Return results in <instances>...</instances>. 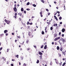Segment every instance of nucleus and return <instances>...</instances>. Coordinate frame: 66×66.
Here are the masks:
<instances>
[{"instance_id": "13", "label": "nucleus", "mask_w": 66, "mask_h": 66, "mask_svg": "<svg viewBox=\"0 0 66 66\" xmlns=\"http://www.w3.org/2000/svg\"><path fill=\"white\" fill-rule=\"evenodd\" d=\"M39 54L40 55H42V54H43V53H41L40 52H39Z\"/></svg>"}, {"instance_id": "6", "label": "nucleus", "mask_w": 66, "mask_h": 66, "mask_svg": "<svg viewBox=\"0 0 66 66\" xmlns=\"http://www.w3.org/2000/svg\"><path fill=\"white\" fill-rule=\"evenodd\" d=\"M7 32H8V30H5L4 31V33L5 34V33H6Z\"/></svg>"}, {"instance_id": "5", "label": "nucleus", "mask_w": 66, "mask_h": 66, "mask_svg": "<svg viewBox=\"0 0 66 66\" xmlns=\"http://www.w3.org/2000/svg\"><path fill=\"white\" fill-rule=\"evenodd\" d=\"M62 42H63V43H65V42H66V40H65V39H62Z\"/></svg>"}, {"instance_id": "33", "label": "nucleus", "mask_w": 66, "mask_h": 66, "mask_svg": "<svg viewBox=\"0 0 66 66\" xmlns=\"http://www.w3.org/2000/svg\"><path fill=\"white\" fill-rule=\"evenodd\" d=\"M14 7H17V5L16 4H15L14 5Z\"/></svg>"}, {"instance_id": "4", "label": "nucleus", "mask_w": 66, "mask_h": 66, "mask_svg": "<svg viewBox=\"0 0 66 66\" xmlns=\"http://www.w3.org/2000/svg\"><path fill=\"white\" fill-rule=\"evenodd\" d=\"M55 62L56 64H59V61H57L56 59H55Z\"/></svg>"}, {"instance_id": "60", "label": "nucleus", "mask_w": 66, "mask_h": 66, "mask_svg": "<svg viewBox=\"0 0 66 66\" xmlns=\"http://www.w3.org/2000/svg\"><path fill=\"white\" fill-rule=\"evenodd\" d=\"M30 26H28V29H30Z\"/></svg>"}, {"instance_id": "48", "label": "nucleus", "mask_w": 66, "mask_h": 66, "mask_svg": "<svg viewBox=\"0 0 66 66\" xmlns=\"http://www.w3.org/2000/svg\"><path fill=\"white\" fill-rule=\"evenodd\" d=\"M52 62H51L50 63V65H52Z\"/></svg>"}, {"instance_id": "46", "label": "nucleus", "mask_w": 66, "mask_h": 66, "mask_svg": "<svg viewBox=\"0 0 66 66\" xmlns=\"http://www.w3.org/2000/svg\"><path fill=\"white\" fill-rule=\"evenodd\" d=\"M26 10L27 11H30V9H26Z\"/></svg>"}, {"instance_id": "20", "label": "nucleus", "mask_w": 66, "mask_h": 66, "mask_svg": "<svg viewBox=\"0 0 66 66\" xmlns=\"http://www.w3.org/2000/svg\"><path fill=\"white\" fill-rule=\"evenodd\" d=\"M22 23L23 25V26H24L25 27V26H26V24H25V23H24L22 22Z\"/></svg>"}, {"instance_id": "31", "label": "nucleus", "mask_w": 66, "mask_h": 66, "mask_svg": "<svg viewBox=\"0 0 66 66\" xmlns=\"http://www.w3.org/2000/svg\"><path fill=\"white\" fill-rule=\"evenodd\" d=\"M33 6H34V7H36V5L35 4H33Z\"/></svg>"}, {"instance_id": "50", "label": "nucleus", "mask_w": 66, "mask_h": 66, "mask_svg": "<svg viewBox=\"0 0 66 66\" xmlns=\"http://www.w3.org/2000/svg\"><path fill=\"white\" fill-rule=\"evenodd\" d=\"M40 15H42V12H40Z\"/></svg>"}, {"instance_id": "61", "label": "nucleus", "mask_w": 66, "mask_h": 66, "mask_svg": "<svg viewBox=\"0 0 66 66\" xmlns=\"http://www.w3.org/2000/svg\"><path fill=\"white\" fill-rule=\"evenodd\" d=\"M60 24H62V22H60Z\"/></svg>"}, {"instance_id": "23", "label": "nucleus", "mask_w": 66, "mask_h": 66, "mask_svg": "<svg viewBox=\"0 0 66 66\" xmlns=\"http://www.w3.org/2000/svg\"><path fill=\"white\" fill-rule=\"evenodd\" d=\"M30 4V2H28L27 4V5H29Z\"/></svg>"}, {"instance_id": "11", "label": "nucleus", "mask_w": 66, "mask_h": 66, "mask_svg": "<svg viewBox=\"0 0 66 66\" xmlns=\"http://www.w3.org/2000/svg\"><path fill=\"white\" fill-rule=\"evenodd\" d=\"M47 45H45L44 47V49H47Z\"/></svg>"}, {"instance_id": "1", "label": "nucleus", "mask_w": 66, "mask_h": 66, "mask_svg": "<svg viewBox=\"0 0 66 66\" xmlns=\"http://www.w3.org/2000/svg\"><path fill=\"white\" fill-rule=\"evenodd\" d=\"M28 35L30 38H32L33 37V35H32V34H31V32L30 31L28 32Z\"/></svg>"}, {"instance_id": "49", "label": "nucleus", "mask_w": 66, "mask_h": 66, "mask_svg": "<svg viewBox=\"0 0 66 66\" xmlns=\"http://www.w3.org/2000/svg\"><path fill=\"white\" fill-rule=\"evenodd\" d=\"M24 13H25V14H26V11H24Z\"/></svg>"}, {"instance_id": "25", "label": "nucleus", "mask_w": 66, "mask_h": 66, "mask_svg": "<svg viewBox=\"0 0 66 66\" xmlns=\"http://www.w3.org/2000/svg\"><path fill=\"white\" fill-rule=\"evenodd\" d=\"M41 2H42L43 3H45V2H44V0H41Z\"/></svg>"}, {"instance_id": "57", "label": "nucleus", "mask_w": 66, "mask_h": 66, "mask_svg": "<svg viewBox=\"0 0 66 66\" xmlns=\"http://www.w3.org/2000/svg\"><path fill=\"white\" fill-rule=\"evenodd\" d=\"M34 48H36V46H34Z\"/></svg>"}, {"instance_id": "17", "label": "nucleus", "mask_w": 66, "mask_h": 66, "mask_svg": "<svg viewBox=\"0 0 66 66\" xmlns=\"http://www.w3.org/2000/svg\"><path fill=\"white\" fill-rule=\"evenodd\" d=\"M57 50H59L60 49V47H59V46H57Z\"/></svg>"}, {"instance_id": "39", "label": "nucleus", "mask_w": 66, "mask_h": 66, "mask_svg": "<svg viewBox=\"0 0 66 66\" xmlns=\"http://www.w3.org/2000/svg\"><path fill=\"white\" fill-rule=\"evenodd\" d=\"M29 24L30 25H32V24H33V23H32V22H31L30 23H29Z\"/></svg>"}, {"instance_id": "28", "label": "nucleus", "mask_w": 66, "mask_h": 66, "mask_svg": "<svg viewBox=\"0 0 66 66\" xmlns=\"http://www.w3.org/2000/svg\"><path fill=\"white\" fill-rule=\"evenodd\" d=\"M26 66V63H24L23 65V66Z\"/></svg>"}, {"instance_id": "58", "label": "nucleus", "mask_w": 66, "mask_h": 66, "mask_svg": "<svg viewBox=\"0 0 66 66\" xmlns=\"http://www.w3.org/2000/svg\"><path fill=\"white\" fill-rule=\"evenodd\" d=\"M62 37H64V34H62Z\"/></svg>"}, {"instance_id": "45", "label": "nucleus", "mask_w": 66, "mask_h": 66, "mask_svg": "<svg viewBox=\"0 0 66 66\" xmlns=\"http://www.w3.org/2000/svg\"><path fill=\"white\" fill-rule=\"evenodd\" d=\"M14 17L15 18V19H16L17 18V16H14Z\"/></svg>"}, {"instance_id": "24", "label": "nucleus", "mask_w": 66, "mask_h": 66, "mask_svg": "<svg viewBox=\"0 0 66 66\" xmlns=\"http://www.w3.org/2000/svg\"><path fill=\"white\" fill-rule=\"evenodd\" d=\"M21 60H23V56H21Z\"/></svg>"}, {"instance_id": "41", "label": "nucleus", "mask_w": 66, "mask_h": 66, "mask_svg": "<svg viewBox=\"0 0 66 66\" xmlns=\"http://www.w3.org/2000/svg\"><path fill=\"white\" fill-rule=\"evenodd\" d=\"M54 18H55V19H56V18H57V17H56V16H55V15H54Z\"/></svg>"}, {"instance_id": "32", "label": "nucleus", "mask_w": 66, "mask_h": 66, "mask_svg": "<svg viewBox=\"0 0 66 66\" xmlns=\"http://www.w3.org/2000/svg\"><path fill=\"white\" fill-rule=\"evenodd\" d=\"M40 59H42V55H41L40 56H39Z\"/></svg>"}, {"instance_id": "29", "label": "nucleus", "mask_w": 66, "mask_h": 66, "mask_svg": "<svg viewBox=\"0 0 66 66\" xmlns=\"http://www.w3.org/2000/svg\"><path fill=\"white\" fill-rule=\"evenodd\" d=\"M62 62H61V63H59V65H60V66H61V65H62Z\"/></svg>"}, {"instance_id": "37", "label": "nucleus", "mask_w": 66, "mask_h": 66, "mask_svg": "<svg viewBox=\"0 0 66 66\" xmlns=\"http://www.w3.org/2000/svg\"><path fill=\"white\" fill-rule=\"evenodd\" d=\"M19 19L20 21H21V19L20 18H19Z\"/></svg>"}, {"instance_id": "35", "label": "nucleus", "mask_w": 66, "mask_h": 66, "mask_svg": "<svg viewBox=\"0 0 66 66\" xmlns=\"http://www.w3.org/2000/svg\"><path fill=\"white\" fill-rule=\"evenodd\" d=\"M58 55H59V56L60 57H61V54L59 53L58 54Z\"/></svg>"}, {"instance_id": "3", "label": "nucleus", "mask_w": 66, "mask_h": 66, "mask_svg": "<svg viewBox=\"0 0 66 66\" xmlns=\"http://www.w3.org/2000/svg\"><path fill=\"white\" fill-rule=\"evenodd\" d=\"M13 10L15 12H16L17 11V8H16V7H14L13 8Z\"/></svg>"}, {"instance_id": "63", "label": "nucleus", "mask_w": 66, "mask_h": 66, "mask_svg": "<svg viewBox=\"0 0 66 66\" xmlns=\"http://www.w3.org/2000/svg\"><path fill=\"white\" fill-rule=\"evenodd\" d=\"M46 44H47V43H46V42H45V43L44 44V45H46Z\"/></svg>"}, {"instance_id": "8", "label": "nucleus", "mask_w": 66, "mask_h": 66, "mask_svg": "<svg viewBox=\"0 0 66 66\" xmlns=\"http://www.w3.org/2000/svg\"><path fill=\"white\" fill-rule=\"evenodd\" d=\"M18 14L19 16H22V13H18Z\"/></svg>"}, {"instance_id": "18", "label": "nucleus", "mask_w": 66, "mask_h": 66, "mask_svg": "<svg viewBox=\"0 0 66 66\" xmlns=\"http://www.w3.org/2000/svg\"><path fill=\"white\" fill-rule=\"evenodd\" d=\"M47 23L48 24V26H49V25H50V22H47Z\"/></svg>"}, {"instance_id": "54", "label": "nucleus", "mask_w": 66, "mask_h": 66, "mask_svg": "<svg viewBox=\"0 0 66 66\" xmlns=\"http://www.w3.org/2000/svg\"><path fill=\"white\" fill-rule=\"evenodd\" d=\"M58 27H61V25H60V24H59L58 25Z\"/></svg>"}, {"instance_id": "2", "label": "nucleus", "mask_w": 66, "mask_h": 66, "mask_svg": "<svg viewBox=\"0 0 66 66\" xmlns=\"http://www.w3.org/2000/svg\"><path fill=\"white\" fill-rule=\"evenodd\" d=\"M4 21H5V22L6 23L8 24H10V21L9 20H7L6 19H5V20Z\"/></svg>"}, {"instance_id": "16", "label": "nucleus", "mask_w": 66, "mask_h": 66, "mask_svg": "<svg viewBox=\"0 0 66 66\" xmlns=\"http://www.w3.org/2000/svg\"><path fill=\"white\" fill-rule=\"evenodd\" d=\"M63 50V48L62 47H61L60 49V50L61 51H62V50Z\"/></svg>"}, {"instance_id": "10", "label": "nucleus", "mask_w": 66, "mask_h": 66, "mask_svg": "<svg viewBox=\"0 0 66 66\" xmlns=\"http://www.w3.org/2000/svg\"><path fill=\"white\" fill-rule=\"evenodd\" d=\"M53 26H54V27H55V26H56V27H57V23H54Z\"/></svg>"}, {"instance_id": "43", "label": "nucleus", "mask_w": 66, "mask_h": 66, "mask_svg": "<svg viewBox=\"0 0 66 66\" xmlns=\"http://www.w3.org/2000/svg\"><path fill=\"white\" fill-rule=\"evenodd\" d=\"M47 27H46L45 28V30H47Z\"/></svg>"}, {"instance_id": "26", "label": "nucleus", "mask_w": 66, "mask_h": 66, "mask_svg": "<svg viewBox=\"0 0 66 66\" xmlns=\"http://www.w3.org/2000/svg\"><path fill=\"white\" fill-rule=\"evenodd\" d=\"M15 56H16L17 58H18L19 57V55H17Z\"/></svg>"}, {"instance_id": "40", "label": "nucleus", "mask_w": 66, "mask_h": 66, "mask_svg": "<svg viewBox=\"0 0 66 66\" xmlns=\"http://www.w3.org/2000/svg\"><path fill=\"white\" fill-rule=\"evenodd\" d=\"M2 48H3V47H1L0 48V51H1V50H2Z\"/></svg>"}, {"instance_id": "51", "label": "nucleus", "mask_w": 66, "mask_h": 66, "mask_svg": "<svg viewBox=\"0 0 66 66\" xmlns=\"http://www.w3.org/2000/svg\"><path fill=\"white\" fill-rule=\"evenodd\" d=\"M15 16H16V15H17V13H15Z\"/></svg>"}, {"instance_id": "53", "label": "nucleus", "mask_w": 66, "mask_h": 66, "mask_svg": "<svg viewBox=\"0 0 66 66\" xmlns=\"http://www.w3.org/2000/svg\"><path fill=\"white\" fill-rule=\"evenodd\" d=\"M57 43L56 42H55V45H57Z\"/></svg>"}, {"instance_id": "21", "label": "nucleus", "mask_w": 66, "mask_h": 66, "mask_svg": "<svg viewBox=\"0 0 66 66\" xmlns=\"http://www.w3.org/2000/svg\"><path fill=\"white\" fill-rule=\"evenodd\" d=\"M65 64H66V63L64 62L62 66H64L65 65Z\"/></svg>"}, {"instance_id": "19", "label": "nucleus", "mask_w": 66, "mask_h": 66, "mask_svg": "<svg viewBox=\"0 0 66 66\" xmlns=\"http://www.w3.org/2000/svg\"><path fill=\"white\" fill-rule=\"evenodd\" d=\"M21 11L22 12H23V11H24V10H23V8H22L21 9Z\"/></svg>"}, {"instance_id": "34", "label": "nucleus", "mask_w": 66, "mask_h": 66, "mask_svg": "<svg viewBox=\"0 0 66 66\" xmlns=\"http://www.w3.org/2000/svg\"><path fill=\"white\" fill-rule=\"evenodd\" d=\"M29 40H27V41H26V43L27 44H28V43H29Z\"/></svg>"}, {"instance_id": "15", "label": "nucleus", "mask_w": 66, "mask_h": 66, "mask_svg": "<svg viewBox=\"0 0 66 66\" xmlns=\"http://www.w3.org/2000/svg\"><path fill=\"white\" fill-rule=\"evenodd\" d=\"M39 63V60H37V61L36 62V63L37 64H38Z\"/></svg>"}, {"instance_id": "27", "label": "nucleus", "mask_w": 66, "mask_h": 66, "mask_svg": "<svg viewBox=\"0 0 66 66\" xmlns=\"http://www.w3.org/2000/svg\"><path fill=\"white\" fill-rule=\"evenodd\" d=\"M42 34H45V32H44V31H42Z\"/></svg>"}, {"instance_id": "52", "label": "nucleus", "mask_w": 66, "mask_h": 66, "mask_svg": "<svg viewBox=\"0 0 66 66\" xmlns=\"http://www.w3.org/2000/svg\"><path fill=\"white\" fill-rule=\"evenodd\" d=\"M56 13H57L58 14H60V12L59 11H57L56 12Z\"/></svg>"}, {"instance_id": "7", "label": "nucleus", "mask_w": 66, "mask_h": 66, "mask_svg": "<svg viewBox=\"0 0 66 66\" xmlns=\"http://www.w3.org/2000/svg\"><path fill=\"white\" fill-rule=\"evenodd\" d=\"M65 31V29L64 28H63L62 29V32H64Z\"/></svg>"}, {"instance_id": "62", "label": "nucleus", "mask_w": 66, "mask_h": 66, "mask_svg": "<svg viewBox=\"0 0 66 66\" xmlns=\"http://www.w3.org/2000/svg\"><path fill=\"white\" fill-rule=\"evenodd\" d=\"M27 24L28 25L29 24V22L28 21L27 23Z\"/></svg>"}, {"instance_id": "14", "label": "nucleus", "mask_w": 66, "mask_h": 66, "mask_svg": "<svg viewBox=\"0 0 66 66\" xmlns=\"http://www.w3.org/2000/svg\"><path fill=\"white\" fill-rule=\"evenodd\" d=\"M4 35V34H2L0 35V36H1V37H2Z\"/></svg>"}, {"instance_id": "56", "label": "nucleus", "mask_w": 66, "mask_h": 66, "mask_svg": "<svg viewBox=\"0 0 66 66\" xmlns=\"http://www.w3.org/2000/svg\"><path fill=\"white\" fill-rule=\"evenodd\" d=\"M18 38H20V36H18Z\"/></svg>"}, {"instance_id": "59", "label": "nucleus", "mask_w": 66, "mask_h": 66, "mask_svg": "<svg viewBox=\"0 0 66 66\" xmlns=\"http://www.w3.org/2000/svg\"><path fill=\"white\" fill-rule=\"evenodd\" d=\"M11 66H14V65H13V64H11Z\"/></svg>"}, {"instance_id": "38", "label": "nucleus", "mask_w": 66, "mask_h": 66, "mask_svg": "<svg viewBox=\"0 0 66 66\" xmlns=\"http://www.w3.org/2000/svg\"><path fill=\"white\" fill-rule=\"evenodd\" d=\"M44 47V45H42L41 46L40 48H43Z\"/></svg>"}, {"instance_id": "9", "label": "nucleus", "mask_w": 66, "mask_h": 66, "mask_svg": "<svg viewBox=\"0 0 66 66\" xmlns=\"http://www.w3.org/2000/svg\"><path fill=\"white\" fill-rule=\"evenodd\" d=\"M57 34H55L54 35V38L55 37H56V36H57Z\"/></svg>"}, {"instance_id": "42", "label": "nucleus", "mask_w": 66, "mask_h": 66, "mask_svg": "<svg viewBox=\"0 0 66 66\" xmlns=\"http://www.w3.org/2000/svg\"><path fill=\"white\" fill-rule=\"evenodd\" d=\"M57 38H55V39H54V40H55V41H56V40H57Z\"/></svg>"}, {"instance_id": "22", "label": "nucleus", "mask_w": 66, "mask_h": 66, "mask_svg": "<svg viewBox=\"0 0 66 66\" xmlns=\"http://www.w3.org/2000/svg\"><path fill=\"white\" fill-rule=\"evenodd\" d=\"M59 19L60 20H61V19H62V17L61 16H60L59 17Z\"/></svg>"}, {"instance_id": "47", "label": "nucleus", "mask_w": 66, "mask_h": 66, "mask_svg": "<svg viewBox=\"0 0 66 66\" xmlns=\"http://www.w3.org/2000/svg\"><path fill=\"white\" fill-rule=\"evenodd\" d=\"M48 16H49V15H50V13L48 12Z\"/></svg>"}, {"instance_id": "64", "label": "nucleus", "mask_w": 66, "mask_h": 66, "mask_svg": "<svg viewBox=\"0 0 66 66\" xmlns=\"http://www.w3.org/2000/svg\"><path fill=\"white\" fill-rule=\"evenodd\" d=\"M19 65H21V63L20 62H19Z\"/></svg>"}, {"instance_id": "36", "label": "nucleus", "mask_w": 66, "mask_h": 66, "mask_svg": "<svg viewBox=\"0 0 66 66\" xmlns=\"http://www.w3.org/2000/svg\"><path fill=\"white\" fill-rule=\"evenodd\" d=\"M51 30H53V27H51L50 28Z\"/></svg>"}, {"instance_id": "30", "label": "nucleus", "mask_w": 66, "mask_h": 66, "mask_svg": "<svg viewBox=\"0 0 66 66\" xmlns=\"http://www.w3.org/2000/svg\"><path fill=\"white\" fill-rule=\"evenodd\" d=\"M57 40H58V39H60V37H59L57 38Z\"/></svg>"}, {"instance_id": "55", "label": "nucleus", "mask_w": 66, "mask_h": 66, "mask_svg": "<svg viewBox=\"0 0 66 66\" xmlns=\"http://www.w3.org/2000/svg\"><path fill=\"white\" fill-rule=\"evenodd\" d=\"M46 11H47V12H48V11H49V10H48V9H46Z\"/></svg>"}, {"instance_id": "44", "label": "nucleus", "mask_w": 66, "mask_h": 66, "mask_svg": "<svg viewBox=\"0 0 66 66\" xmlns=\"http://www.w3.org/2000/svg\"><path fill=\"white\" fill-rule=\"evenodd\" d=\"M7 52H9V50H10V49L9 48H7Z\"/></svg>"}, {"instance_id": "12", "label": "nucleus", "mask_w": 66, "mask_h": 66, "mask_svg": "<svg viewBox=\"0 0 66 66\" xmlns=\"http://www.w3.org/2000/svg\"><path fill=\"white\" fill-rule=\"evenodd\" d=\"M62 53L63 54H64V56H65V52H62Z\"/></svg>"}]
</instances>
